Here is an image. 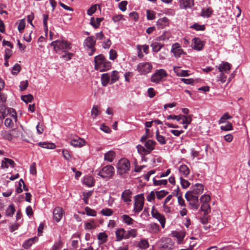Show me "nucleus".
<instances>
[{"label":"nucleus","mask_w":250,"mask_h":250,"mask_svg":"<svg viewBox=\"0 0 250 250\" xmlns=\"http://www.w3.org/2000/svg\"><path fill=\"white\" fill-rule=\"evenodd\" d=\"M186 200L189 202L192 209L197 210L200 204L198 200V196L191 194L190 192H187L185 194Z\"/></svg>","instance_id":"3"},{"label":"nucleus","mask_w":250,"mask_h":250,"mask_svg":"<svg viewBox=\"0 0 250 250\" xmlns=\"http://www.w3.org/2000/svg\"><path fill=\"white\" fill-rule=\"evenodd\" d=\"M204 190V186L201 184H196L191 187V190L188 192H190L191 194L197 195L203 193Z\"/></svg>","instance_id":"14"},{"label":"nucleus","mask_w":250,"mask_h":250,"mask_svg":"<svg viewBox=\"0 0 250 250\" xmlns=\"http://www.w3.org/2000/svg\"><path fill=\"white\" fill-rule=\"evenodd\" d=\"M93 193L92 191H89L87 192H83V200L85 204H88V198L92 195Z\"/></svg>","instance_id":"48"},{"label":"nucleus","mask_w":250,"mask_h":250,"mask_svg":"<svg viewBox=\"0 0 250 250\" xmlns=\"http://www.w3.org/2000/svg\"><path fill=\"white\" fill-rule=\"evenodd\" d=\"M110 75L109 73H104L101 77V83L103 86H106L110 82Z\"/></svg>","instance_id":"25"},{"label":"nucleus","mask_w":250,"mask_h":250,"mask_svg":"<svg viewBox=\"0 0 250 250\" xmlns=\"http://www.w3.org/2000/svg\"><path fill=\"white\" fill-rule=\"evenodd\" d=\"M136 147L137 148L138 153L141 155H145L148 154L146 148H145L143 146L139 145L137 146Z\"/></svg>","instance_id":"46"},{"label":"nucleus","mask_w":250,"mask_h":250,"mask_svg":"<svg viewBox=\"0 0 250 250\" xmlns=\"http://www.w3.org/2000/svg\"><path fill=\"white\" fill-rule=\"evenodd\" d=\"M149 228L151 229L152 232L156 233L159 231V227L156 223H151L149 225Z\"/></svg>","instance_id":"58"},{"label":"nucleus","mask_w":250,"mask_h":250,"mask_svg":"<svg viewBox=\"0 0 250 250\" xmlns=\"http://www.w3.org/2000/svg\"><path fill=\"white\" fill-rule=\"evenodd\" d=\"M232 117L230 116L228 113H225L220 119L218 121L219 124H221L226 122V121L228 119H231Z\"/></svg>","instance_id":"45"},{"label":"nucleus","mask_w":250,"mask_h":250,"mask_svg":"<svg viewBox=\"0 0 250 250\" xmlns=\"http://www.w3.org/2000/svg\"><path fill=\"white\" fill-rule=\"evenodd\" d=\"M167 193H168L167 192H166L164 190L156 191V194L157 198L158 199H161L163 197H164L167 194Z\"/></svg>","instance_id":"63"},{"label":"nucleus","mask_w":250,"mask_h":250,"mask_svg":"<svg viewBox=\"0 0 250 250\" xmlns=\"http://www.w3.org/2000/svg\"><path fill=\"white\" fill-rule=\"evenodd\" d=\"M167 183V180H157L155 178L153 179V184L155 186L166 185Z\"/></svg>","instance_id":"59"},{"label":"nucleus","mask_w":250,"mask_h":250,"mask_svg":"<svg viewBox=\"0 0 250 250\" xmlns=\"http://www.w3.org/2000/svg\"><path fill=\"white\" fill-rule=\"evenodd\" d=\"M174 242L170 238H165L162 242L160 250H173L174 248Z\"/></svg>","instance_id":"9"},{"label":"nucleus","mask_w":250,"mask_h":250,"mask_svg":"<svg viewBox=\"0 0 250 250\" xmlns=\"http://www.w3.org/2000/svg\"><path fill=\"white\" fill-rule=\"evenodd\" d=\"M217 67L220 73L227 74L229 73L231 65L228 62H223Z\"/></svg>","instance_id":"13"},{"label":"nucleus","mask_w":250,"mask_h":250,"mask_svg":"<svg viewBox=\"0 0 250 250\" xmlns=\"http://www.w3.org/2000/svg\"><path fill=\"white\" fill-rule=\"evenodd\" d=\"M96 41L93 36L87 37L84 42V46L88 48H92L94 47Z\"/></svg>","instance_id":"21"},{"label":"nucleus","mask_w":250,"mask_h":250,"mask_svg":"<svg viewBox=\"0 0 250 250\" xmlns=\"http://www.w3.org/2000/svg\"><path fill=\"white\" fill-rule=\"evenodd\" d=\"M96 225L95 224V222L93 219L90 220V222H87L85 223V229H95Z\"/></svg>","instance_id":"43"},{"label":"nucleus","mask_w":250,"mask_h":250,"mask_svg":"<svg viewBox=\"0 0 250 250\" xmlns=\"http://www.w3.org/2000/svg\"><path fill=\"white\" fill-rule=\"evenodd\" d=\"M38 145L42 148L47 149H54L56 147V145L54 144L46 142H39Z\"/></svg>","instance_id":"26"},{"label":"nucleus","mask_w":250,"mask_h":250,"mask_svg":"<svg viewBox=\"0 0 250 250\" xmlns=\"http://www.w3.org/2000/svg\"><path fill=\"white\" fill-rule=\"evenodd\" d=\"M173 71L178 76L186 77L188 76V71L181 70L180 67L174 66Z\"/></svg>","instance_id":"24"},{"label":"nucleus","mask_w":250,"mask_h":250,"mask_svg":"<svg viewBox=\"0 0 250 250\" xmlns=\"http://www.w3.org/2000/svg\"><path fill=\"white\" fill-rule=\"evenodd\" d=\"M227 80L226 74L223 73H220V74L217 76V81L220 82L221 83H224Z\"/></svg>","instance_id":"47"},{"label":"nucleus","mask_w":250,"mask_h":250,"mask_svg":"<svg viewBox=\"0 0 250 250\" xmlns=\"http://www.w3.org/2000/svg\"><path fill=\"white\" fill-rule=\"evenodd\" d=\"M180 120H182L181 124L183 125L190 124L192 121V115H180Z\"/></svg>","instance_id":"29"},{"label":"nucleus","mask_w":250,"mask_h":250,"mask_svg":"<svg viewBox=\"0 0 250 250\" xmlns=\"http://www.w3.org/2000/svg\"><path fill=\"white\" fill-rule=\"evenodd\" d=\"M193 41L194 43L193 48L198 51L202 50L205 46L204 42L201 41L199 38H194L193 39Z\"/></svg>","instance_id":"17"},{"label":"nucleus","mask_w":250,"mask_h":250,"mask_svg":"<svg viewBox=\"0 0 250 250\" xmlns=\"http://www.w3.org/2000/svg\"><path fill=\"white\" fill-rule=\"evenodd\" d=\"M1 136L2 138L10 140L12 139L11 132L9 133L6 130H3L0 132Z\"/></svg>","instance_id":"51"},{"label":"nucleus","mask_w":250,"mask_h":250,"mask_svg":"<svg viewBox=\"0 0 250 250\" xmlns=\"http://www.w3.org/2000/svg\"><path fill=\"white\" fill-rule=\"evenodd\" d=\"M25 26V21L24 20H21L18 25V29L20 33H22Z\"/></svg>","instance_id":"61"},{"label":"nucleus","mask_w":250,"mask_h":250,"mask_svg":"<svg viewBox=\"0 0 250 250\" xmlns=\"http://www.w3.org/2000/svg\"><path fill=\"white\" fill-rule=\"evenodd\" d=\"M15 211V208L14 205L11 204L9 206L8 208L6 209L5 211V215L7 216L12 217Z\"/></svg>","instance_id":"40"},{"label":"nucleus","mask_w":250,"mask_h":250,"mask_svg":"<svg viewBox=\"0 0 250 250\" xmlns=\"http://www.w3.org/2000/svg\"><path fill=\"white\" fill-rule=\"evenodd\" d=\"M95 68L100 71H105L111 68V63L106 60L103 55H99L94 58Z\"/></svg>","instance_id":"1"},{"label":"nucleus","mask_w":250,"mask_h":250,"mask_svg":"<svg viewBox=\"0 0 250 250\" xmlns=\"http://www.w3.org/2000/svg\"><path fill=\"white\" fill-rule=\"evenodd\" d=\"M167 74L166 71L163 69L157 70L151 77V81L156 83H158L163 79L166 77Z\"/></svg>","instance_id":"7"},{"label":"nucleus","mask_w":250,"mask_h":250,"mask_svg":"<svg viewBox=\"0 0 250 250\" xmlns=\"http://www.w3.org/2000/svg\"><path fill=\"white\" fill-rule=\"evenodd\" d=\"M149 247V244L147 240L143 239L141 240L138 243L136 248H140L141 249H143L145 250Z\"/></svg>","instance_id":"33"},{"label":"nucleus","mask_w":250,"mask_h":250,"mask_svg":"<svg viewBox=\"0 0 250 250\" xmlns=\"http://www.w3.org/2000/svg\"><path fill=\"white\" fill-rule=\"evenodd\" d=\"M146 17L148 20H152L155 18L154 12L150 10H146Z\"/></svg>","instance_id":"55"},{"label":"nucleus","mask_w":250,"mask_h":250,"mask_svg":"<svg viewBox=\"0 0 250 250\" xmlns=\"http://www.w3.org/2000/svg\"><path fill=\"white\" fill-rule=\"evenodd\" d=\"M116 239L117 242L121 241L123 239H127V236L126 235V230L123 228L118 229L115 232Z\"/></svg>","instance_id":"12"},{"label":"nucleus","mask_w":250,"mask_h":250,"mask_svg":"<svg viewBox=\"0 0 250 250\" xmlns=\"http://www.w3.org/2000/svg\"><path fill=\"white\" fill-rule=\"evenodd\" d=\"M150 46L152 47L153 51L157 52L160 50L164 45L160 42H154L152 43Z\"/></svg>","instance_id":"35"},{"label":"nucleus","mask_w":250,"mask_h":250,"mask_svg":"<svg viewBox=\"0 0 250 250\" xmlns=\"http://www.w3.org/2000/svg\"><path fill=\"white\" fill-rule=\"evenodd\" d=\"M122 221L128 225H131L134 222V220L128 215H123L121 217Z\"/></svg>","instance_id":"32"},{"label":"nucleus","mask_w":250,"mask_h":250,"mask_svg":"<svg viewBox=\"0 0 250 250\" xmlns=\"http://www.w3.org/2000/svg\"><path fill=\"white\" fill-rule=\"evenodd\" d=\"M15 166V162L11 159L4 158L1 162V167L2 168H7L9 166L11 167H14Z\"/></svg>","instance_id":"19"},{"label":"nucleus","mask_w":250,"mask_h":250,"mask_svg":"<svg viewBox=\"0 0 250 250\" xmlns=\"http://www.w3.org/2000/svg\"><path fill=\"white\" fill-rule=\"evenodd\" d=\"M144 197L143 194H139L135 197L134 210L135 212L141 211L144 207Z\"/></svg>","instance_id":"8"},{"label":"nucleus","mask_w":250,"mask_h":250,"mask_svg":"<svg viewBox=\"0 0 250 250\" xmlns=\"http://www.w3.org/2000/svg\"><path fill=\"white\" fill-rule=\"evenodd\" d=\"M152 216L156 219L160 223L161 226L163 228H164L165 223H166V219L165 216L159 213L157 209H156L154 207H153L151 211Z\"/></svg>","instance_id":"10"},{"label":"nucleus","mask_w":250,"mask_h":250,"mask_svg":"<svg viewBox=\"0 0 250 250\" xmlns=\"http://www.w3.org/2000/svg\"><path fill=\"white\" fill-rule=\"evenodd\" d=\"M168 25V20L166 17L159 19L157 22V25L159 28H164Z\"/></svg>","instance_id":"23"},{"label":"nucleus","mask_w":250,"mask_h":250,"mask_svg":"<svg viewBox=\"0 0 250 250\" xmlns=\"http://www.w3.org/2000/svg\"><path fill=\"white\" fill-rule=\"evenodd\" d=\"M132 192L130 189L125 190L122 194L121 198L125 202H130L131 201Z\"/></svg>","instance_id":"22"},{"label":"nucleus","mask_w":250,"mask_h":250,"mask_svg":"<svg viewBox=\"0 0 250 250\" xmlns=\"http://www.w3.org/2000/svg\"><path fill=\"white\" fill-rule=\"evenodd\" d=\"M156 138L157 141L161 145H165L166 144V140L165 139V137L159 134V131L158 129L156 131Z\"/></svg>","instance_id":"38"},{"label":"nucleus","mask_w":250,"mask_h":250,"mask_svg":"<svg viewBox=\"0 0 250 250\" xmlns=\"http://www.w3.org/2000/svg\"><path fill=\"white\" fill-rule=\"evenodd\" d=\"M64 212L61 207H56L53 211V216L56 222H59L62 218Z\"/></svg>","instance_id":"16"},{"label":"nucleus","mask_w":250,"mask_h":250,"mask_svg":"<svg viewBox=\"0 0 250 250\" xmlns=\"http://www.w3.org/2000/svg\"><path fill=\"white\" fill-rule=\"evenodd\" d=\"M50 45L53 46L56 53H58L60 50L65 52V50H69L71 48L70 43L64 40L53 41L50 43Z\"/></svg>","instance_id":"2"},{"label":"nucleus","mask_w":250,"mask_h":250,"mask_svg":"<svg viewBox=\"0 0 250 250\" xmlns=\"http://www.w3.org/2000/svg\"><path fill=\"white\" fill-rule=\"evenodd\" d=\"M97 10V5H92L87 11V14L89 16L92 15Z\"/></svg>","instance_id":"60"},{"label":"nucleus","mask_w":250,"mask_h":250,"mask_svg":"<svg viewBox=\"0 0 250 250\" xmlns=\"http://www.w3.org/2000/svg\"><path fill=\"white\" fill-rule=\"evenodd\" d=\"M101 213L103 215L106 216H111L113 214V212L112 210V209H111L110 208H104V209H103L101 210Z\"/></svg>","instance_id":"54"},{"label":"nucleus","mask_w":250,"mask_h":250,"mask_svg":"<svg viewBox=\"0 0 250 250\" xmlns=\"http://www.w3.org/2000/svg\"><path fill=\"white\" fill-rule=\"evenodd\" d=\"M114 174V168L111 165L104 167L99 172L98 175L103 178H110Z\"/></svg>","instance_id":"5"},{"label":"nucleus","mask_w":250,"mask_h":250,"mask_svg":"<svg viewBox=\"0 0 250 250\" xmlns=\"http://www.w3.org/2000/svg\"><path fill=\"white\" fill-rule=\"evenodd\" d=\"M200 210L203 211L205 215H208L211 211V208L208 203L203 204Z\"/></svg>","instance_id":"30"},{"label":"nucleus","mask_w":250,"mask_h":250,"mask_svg":"<svg viewBox=\"0 0 250 250\" xmlns=\"http://www.w3.org/2000/svg\"><path fill=\"white\" fill-rule=\"evenodd\" d=\"M108 235L104 232H100L98 234L97 238L101 242V244H104L107 242Z\"/></svg>","instance_id":"34"},{"label":"nucleus","mask_w":250,"mask_h":250,"mask_svg":"<svg viewBox=\"0 0 250 250\" xmlns=\"http://www.w3.org/2000/svg\"><path fill=\"white\" fill-rule=\"evenodd\" d=\"M110 75L111 82L112 84L117 82L119 79V73L117 71H113Z\"/></svg>","instance_id":"37"},{"label":"nucleus","mask_w":250,"mask_h":250,"mask_svg":"<svg viewBox=\"0 0 250 250\" xmlns=\"http://www.w3.org/2000/svg\"><path fill=\"white\" fill-rule=\"evenodd\" d=\"M171 52L173 53L175 57L177 58L180 57L182 54H185L180 44L177 42L172 45Z\"/></svg>","instance_id":"11"},{"label":"nucleus","mask_w":250,"mask_h":250,"mask_svg":"<svg viewBox=\"0 0 250 250\" xmlns=\"http://www.w3.org/2000/svg\"><path fill=\"white\" fill-rule=\"evenodd\" d=\"M180 179L181 186L183 188H186L189 186L190 183L188 181L183 179L182 177H181Z\"/></svg>","instance_id":"57"},{"label":"nucleus","mask_w":250,"mask_h":250,"mask_svg":"<svg viewBox=\"0 0 250 250\" xmlns=\"http://www.w3.org/2000/svg\"><path fill=\"white\" fill-rule=\"evenodd\" d=\"M21 100L26 103L31 102L33 99V96L29 94L27 95H23L21 97Z\"/></svg>","instance_id":"50"},{"label":"nucleus","mask_w":250,"mask_h":250,"mask_svg":"<svg viewBox=\"0 0 250 250\" xmlns=\"http://www.w3.org/2000/svg\"><path fill=\"white\" fill-rule=\"evenodd\" d=\"M190 28L195 29L197 31H203L205 27L204 25H199L198 23H194L190 26Z\"/></svg>","instance_id":"56"},{"label":"nucleus","mask_w":250,"mask_h":250,"mask_svg":"<svg viewBox=\"0 0 250 250\" xmlns=\"http://www.w3.org/2000/svg\"><path fill=\"white\" fill-rule=\"evenodd\" d=\"M102 19L101 18H96L95 20L94 18L92 17L90 19V24L95 28H98L102 21Z\"/></svg>","instance_id":"39"},{"label":"nucleus","mask_w":250,"mask_h":250,"mask_svg":"<svg viewBox=\"0 0 250 250\" xmlns=\"http://www.w3.org/2000/svg\"><path fill=\"white\" fill-rule=\"evenodd\" d=\"M20 70L21 66L18 63H16L13 67L11 73L12 74L16 75L20 71Z\"/></svg>","instance_id":"62"},{"label":"nucleus","mask_w":250,"mask_h":250,"mask_svg":"<svg viewBox=\"0 0 250 250\" xmlns=\"http://www.w3.org/2000/svg\"><path fill=\"white\" fill-rule=\"evenodd\" d=\"M126 235L127 236V239L130 237L134 238L137 235V230L135 229H131L126 231Z\"/></svg>","instance_id":"44"},{"label":"nucleus","mask_w":250,"mask_h":250,"mask_svg":"<svg viewBox=\"0 0 250 250\" xmlns=\"http://www.w3.org/2000/svg\"><path fill=\"white\" fill-rule=\"evenodd\" d=\"M152 69V65L147 62L139 63L137 67V69L141 75H146L150 73Z\"/></svg>","instance_id":"6"},{"label":"nucleus","mask_w":250,"mask_h":250,"mask_svg":"<svg viewBox=\"0 0 250 250\" xmlns=\"http://www.w3.org/2000/svg\"><path fill=\"white\" fill-rule=\"evenodd\" d=\"M85 141L80 137L76 136L72 139L70 142V144L74 147H81L85 145Z\"/></svg>","instance_id":"15"},{"label":"nucleus","mask_w":250,"mask_h":250,"mask_svg":"<svg viewBox=\"0 0 250 250\" xmlns=\"http://www.w3.org/2000/svg\"><path fill=\"white\" fill-rule=\"evenodd\" d=\"M99 107L98 105H94L91 111V116L93 119H95L99 114Z\"/></svg>","instance_id":"42"},{"label":"nucleus","mask_w":250,"mask_h":250,"mask_svg":"<svg viewBox=\"0 0 250 250\" xmlns=\"http://www.w3.org/2000/svg\"><path fill=\"white\" fill-rule=\"evenodd\" d=\"M156 144V142L152 140H148L146 141L145 146L148 154H150L154 149Z\"/></svg>","instance_id":"20"},{"label":"nucleus","mask_w":250,"mask_h":250,"mask_svg":"<svg viewBox=\"0 0 250 250\" xmlns=\"http://www.w3.org/2000/svg\"><path fill=\"white\" fill-rule=\"evenodd\" d=\"M212 10L209 7L206 9H203L201 12V16L205 18H209L212 14Z\"/></svg>","instance_id":"36"},{"label":"nucleus","mask_w":250,"mask_h":250,"mask_svg":"<svg viewBox=\"0 0 250 250\" xmlns=\"http://www.w3.org/2000/svg\"><path fill=\"white\" fill-rule=\"evenodd\" d=\"M83 183L88 187H91L94 185V178L92 176H87L84 178Z\"/></svg>","instance_id":"31"},{"label":"nucleus","mask_w":250,"mask_h":250,"mask_svg":"<svg viewBox=\"0 0 250 250\" xmlns=\"http://www.w3.org/2000/svg\"><path fill=\"white\" fill-rule=\"evenodd\" d=\"M115 157V153L112 150L108 151L104 154V159L109 162H112Z\"/></svg>","instance_id":"28"},{"label":"nucleus","mask_w":250,"mask_h":250,"mask_svg":"<svg viewBox=\"0 0 250 250\" xmlns=\"http://www.w3.org/2000/svg\"><path fill=\"white\" fill-rule=\"evenodd\" d=\"M85 211L88 216L94 217L96 216V211L88 207L85 208Z\"/></svg>","instance_id":"49"},{"label":"nucleus","mask_w":250,"mask_h":250,"mask_svg":"<svg viewBox=\"0 0 250 250\" xmlns=\"http://www.w3.org/2000/svg\"><path fill=\"white\" fill-rule=\"evenodd\" d=\"M179 171L181 175L187 177L189 174L190 170L188 167L185 165H183L179 167Z\"/></svg>","instance_id":"27"},{"label":"nucleus","mask_w":250,"mask_h":250,"mask_svg":"<svg viewBox=\"0 0 250 250\" xmlns=\"http://www.w3.org/2000/svg\"><path fill=\"white\" fill-rule=\"evenodd\" d=\"M11 137H19L21 134V130L19 128H14L11 130Z\"/></svg>","instance_id":"52"},{"label":"nucleus","mask_w":250,"mask_h":250,"mask_svg":"<svg viewBox=\"0 0 250 250\" xmlns=\"http://www.w3.org/2000/svg\"><path fill=\"white\" fill-rule=\"evenodd\" d=\"M62 247V242L60 240L55 243L52 247V250H59Z\"/></svg>","instance_id":"64"},{"label":"nucleus","mask_w":250,"mask_h":250,"mask_svg":"<svg viewBox=\"0 0 250 250\" xmlns=\"http://www.w3.org/2000/svg\"><path fill=\"white\" fill-rule=\"evenodd\" d=\"M180 6L181 8H191L194 5L193 0H179Z\"/></svg>","instance_id":"18"},{"label":"nucleus","mask_w":250,"mask_h":250,"mask_svg":"<svg viewBox=\"0 0 250 250\" xmlns=\"http://www.w3.org/2000/svg\"><path fill=\"white\" fill-rule=\"evenodd\" d=\"M130 168V162L126 159H120L117 164V172L120 174L126 173Z\"/></svg>","instance_id":"4"},{"label":"nucleus","mask_w":250,"mask_h":250,"mask_svg":"<svg viewBox=\"0 0 250 250\" xmlns=\"http://www.w3.org/2000/svg\"><path fill=\"white\" fill-rule=\"evenodd\" d=\"M36 239V237H33L32 238L29 239L23 243V247L26 249H29L32 246V245L35 242Z\"/></svg>","instance_id":"41"},{"label":"nucleus","mask_w":250,"mask_h":250,"mask_svg":"<svg viewBox=\"0 0 250 250\" xmlns=\"http://www.w3.org/2000/svg\"><path fill=\"white\" fill-rule=\"evenodd\" d=\"M210 200V197L208 195L205 194L200 198V202L203 204L208 203Z\"/></svg>","instance_id":"53"}]
</instances>
